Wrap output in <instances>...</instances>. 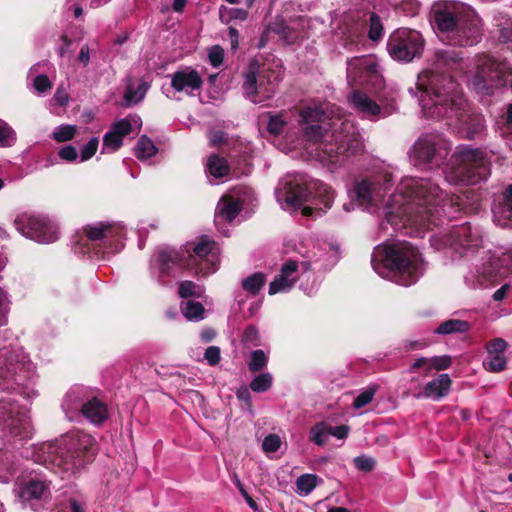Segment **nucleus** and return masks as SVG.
<instances>
[{
  "label": "nucleus",
  "instance_id": "nucleus-1",
  "mask_svg": "<svg viewBox=\"0 0 512 512\" xmlns=\"http://www.w3.org/2000/svg\"><path fill=\"white\" fill-rule=\"evenodd\" d=\"M36 371L29 355L20 346L0 347V429L12 450H0V482L8 483L20 466V459L32 460L47 469L71 478L92 462L96 454L94 438L83 431H70L53 441L24 444L34 434L29 408L16 395L33 399Z\"/></svg>",
  "mask_w": 512,
  "mask_h": 512
},
{
  "label": "nucleus",
  "instance_id": "nucleus-2",
  "mask_svg": "<svg viewBox=\"0 0 512 512\" xmlns=\"http://www.w3.org/2000/svg\"><path fill=\"white\" fill-rule=\"evenodd\" d=\"M394 176L388 168L354 179L347 193L352 202L370 212L383 209L381 229L423 238L431 226L444 223L446 195L430 178L404 177L384 203Z\"/></svg>",
  "mask_w": 512,
  "mask_h": 512
},
{
  "label": "nucleus",
  "instance_id": "nucleus-3",
  "mask_svg": "<svg viewBox=\"0 0 512 512\" xmlns=\"http://www.w3.org/2000/svg\"><path fill=\"white\" fill-rule=\"evenodd\" d=\"M461 53L454 49L435 52L431 67L420 72L408 93L416 98L424 118L443 121L462 137L475 139L485 129L484 117L470 109L455 75L463 69Z\"/></svg>",
  "mask_w": 512,
  "mask_h": 512
},
{
  "label": "nucleus",
  "instance_id": "nucleus-4",
  "mask_svg": "<svg viewBox=\"0 0 512 512\" xmlns=\"http://www.w3.org/2000/svg\"><path fill=\"white\" fill-rule=\"evenodd\" d=\"M298 124L303 140L316 145L315 157L332 172L363 148V138L355 123L335 104L302 107Z\"/></svg>",
  "mask_w": 512,
  "mask_h": 512
},
{
  "label": "nucleus",
  "instance_id": "nucleus-5",
  "mask_svg": "<svg viewBox=\"0 0 512 512\" xmlns=\"http://www.w3.org/2000/svg\"><path fill=\"white\" fill-rule=\"evenodd\" d=\"M452 143L439 132L422 134L408 152L410 163L422 170H441L451 185H477L490 175V159L484 151L458 146L453 153L456 166H448Z\"/></svg>",
  "mask_w": 512,
  "mask_h": 512
},
{
  "label": "nucleus",
  "instance_id": "nucleus-6",
  "mask_svg": "<svg viewBox=\"0 0 512 512\" xmlns=\"http://www.w3.org/2000/svg\"><path fill=\"white\" fill-rule=\"evenodd\" d=\"M220 264V249L208 236H202L195 244L179 248L159 246L150 256L148 271L151 278L161 286H169L189 271L197 277L215 273Z\"/></svg>",
  "mask_w": 512,
  "mask_h": 512
},
{
  "label": "nucleus",
  "instance_id": "nucleus-7",
  "mask_svg": "<svg viewBox=\"0 0 512 512\" xmlns=\"http://www.w3.org/2000/svg\"><path fill=\"white\" fill-rule=\"evenodd\" d=\"M430 21L438 34L451 45L471 47L478 44L483 36L481 18L470 5L460 1L435 2Z\"/></svg>",
  "mask_w": 512,
  "mask_h": 512
},
{
  "label": "nucleus",
  "instance_id": "nucleus-8",
  "mask_svg": "<svg viewBox=\"0 0 512 512\" xmlns=\"http://www.w3.org/2000/svg\"><path fill=\"white\" fill-rule=\"evenodd\" d=\"M374 271L401 286H411L425 274L427 263L419 248L408 241L382 243L371 256Z\"/></svg>",
  "mask_w": 512,
  "mask_h": 512
},
{
  "label": "nucleus",
  "instance_id": "nucleus-9",
  "mask_svg": "<svg viewBox=\"0 0 512 512\" xmlns=\"http://www.w3.org/2000/svg\"><path fill=\"white\" fill-rule=\"evenodd\" d=\"M275 197L283 210H301L303 216L317 218L332 207L335 192L319 180L308 184L302 174H287L276 186Z\"/></svg>",
  "mask_w": 512,
  "mask_h": 512
},
{
  "label": "nucleus",
  "instance_id": "nucleus-10",
  "mask_svg": "<svg viewBox=\"0 0 512 512\" xmlns=\"http://www.w3.org/2000/svg\"><path fill=\"white\" fill-rule=\"evenodd\" d=\"M127 229L121 222H95L83 227L72 242L75 254L109 260L124 248Z\"/></svg>",
  "mask_w": 512,
  "mask_h": 512
},
{
  "label": "nucleus",
  "instance_id": "nucleus-11",
  "mask_svg": "<svg viewBox=\"0 0 512 512\" xmlns=\"http://www.w3.org/2000/svg\"><path fill=\"white\" fill-rule=\"evenodd\" d=\"M483 234L479 225L466 222L431 234L429 241L435 250L450 254L453 259L471 258L483 248Z\"/></svg>",
  "mask_w": 512,
  "mask_h": 512
},
{
  "label": "nucleus",
  "instance_id": "nucleus-12",
  "mask_svg": "<svg viewBox=\"0 0 512 512\" xmlns=\"http://www.w3.org/2000/svg\"><path fill=\"white\" fill-rule=\"evenodd\" d=\"M476 71L469 86L477 94L491 95L499 87H512V65L500 56L479 54L475 57Z\"/></svg>",
  "mask_w": 512,
  "mask_h": 512
},
{
  "label": "nucleus",
  "instance_id": "nucleus-13",
  "mask_svg": "<svg viewBox=\"0 0 512 512\" xmlns=\"http://www.w3.org/2000/svg\"><path fill=\"white\" fill-rule=\"evenodd\" d=\"M243 78L242 89L245 98L254 104L266 105V102L273 98L282 79V70L278 65L271 68L264 64L261 67L257 60H253L243 73Z\"/></svg>",
  "mask_w": 512,
  "mask_h": 512
},
{
  "label": "nucleus",
  "instance_id": "nucleus-14",
  "mask_svg": "<svg viewBox=\"0 0 512 512\" xmlns=\"http://www.w3.org/2000/svg\"><path fill=\"white\" fill-rule=\"evenodd\" d=\"M512 268V251L497 257L490 251L484 252L476 263H471L464 274V283L470 289H488L499 284Z\"/></svg>",
  "mask_w": 512,
  "mask_h": 512
},
{
  "label": "nucleus",
  "instance_id": "nucleus-15",
  "mask_svg": "<svg viewBox=\"0 0 512 512\" xmlns=\"http://www.w3.org/2000/svg\"><path fill=\"white\" fill-rule=\"evenodd\" d=\"M14 491L21 505L34 512L46 509L52 498L51 481L42 475H35L17 482Z\"/></svg>",
  "mask_w": 512,
  "mask_h": 512
},
{
  "label": "nucleus",
  "instance_id": "nucleus-16",
  "mask_svg": "<svg viewBox=\"0 0 512 512\" xmlns=\"http://www.w3.org/2000/svg\"><path fill=\"white\" fill-rule=\"evenodd\" d=\"M16 230L23 236L41 243H53L59 238L56 222L41 214L21 213L14 220Z\"/></svg>",
  "mask_w": 512,
  "mask_h": 512
},
{
  "label": "nucleus",
  "instance_id": "nucleus-17",
  "mask_svg": "<svg viewBox=\"0 0 512 512\" xmlns=\"http://www.w3.org/2000/svg\"><path fill=\"white\" fill-rule=\"evenodd\" d=\"M425 41L420 32L400 28L394 31L387 42V50L392 59L398 62H411L421 56Z\"/></svg>",
  "mask_w": 512,
  "mask_h": 512
},
{
  "label": "nucleus",
  "instance_id": "nucleus-18",
  "mask_svg": "<svg viewBox=\"0 0 512 512\" xmlns=\"http://www.w3.org/2000/svg\"><path fill=\"white\" fill-rule=\"evenodd\" d=\"M340 252L337 245L323 242L317 243L312 249L301 255L298 263L302 275L310 279L311 274L323 273L331 270L339 261Z\"/></svg>",
  "mask_w": 512,
  "mask_h": 512
},
{
  "label": "nucleus",
  "instance_id": "nucleus-19",
  "mask_svg": "<svg viewBox=\"0 0 512 512\" xmlns=\"http://www.w3.org/2000/svg\"><path fill=\"white\" fill-rule=\"evenodd\" d=\"M255 200L254 191L246 186L233 188L224 195L216 207L215 222L231 223L247 205H252Z\"/></svg>",
  "mask_w": 512,
  "mask_h": 512
},
{
  "label": "nucleus",
  "instance_id": "nucleus-20",
  "mask_svg": "<svg viewBox=\"0 0 512 512\" xmlns=\"http://www.w3.org/2000/svg\"><path fill=\"white\" fill-rule=\"evenodd\" d=\"M372 0H347V8L334 11L332 18L341 16V29L353 39H359L363 35L366 17Z\"/></svg>",
  "mask_w": 512,
  "mask_h": 512
},
{
  "label": "nucleus",
  "instance_id": "nucleus-21",
  "mask_svg": "<svg viewBox=\"0 0 512 512\" xmlns=\"http://www.w3.org/2000/svg\"><path fill=\"white\" fill-rule=\"evenodd\" d=\"M305 275H302L301 267L298 260L289 259L284 262L281 266L279 274H277L274 280L269 285L268 293L275 295L278 293L289 292L295 285L296 281L300 280L299 288L308 296L316 292L315 282L311 285H305L302 279Z\"/></svg>",
  "mask_w": 512,
  "mask_h": 512
},
{
  "label": "nucleus",
  "instance_id": "nucleus-22",
  "mask_svg": "<svg viewBox=\"0 0 512 512\" xmlns=\"http://www.w3.org/2000/svg\"><path fill=\"white\" fill-rule=\"evenodd\" d=\"M380 76V67L373 55H363L347 60V80L351 86L376 83Z\"/></svg>",
  "mask_w": 512,
  "mask_h": 512
},
{
  "label": "nucleus",
  "instance_id": "nucleus-23",
  "mask_svg": "<svg viewBox=\"0 0 512 512\" xmlns=\"http://www.w3.org/2000/svg\"><path fill=\"white\" fill-rule=\"evenodd\" d=\"M92 390L81 385L72 386L63 396L61 409L65 417L71 422L83 421V409Z\"/></svg>",
  "mask_w": 512,
  "mask_h": 512
},
{
  "label": "nucleus",
  "instance_id": "nucleus-24",
  "mask_svg": "<svg viewBox=\"0 0 512 512\" xmlns=\"http://www.w3.org/2000/svg\"><path fill=\"white\" fill-rule=\"evenodd\" d=\"M331 24L334 26V29L337 30V33L341 34L343 37V46L349 50H352L354 47L358 46L360 43H362L365 39V30H363V35L359 39H353L348 33H344V31L341 29V16H338V18H332ZM369 27L368 29V37L372 41H378L383 36V24L380 19V17L371 10V6H369V13L366 17V23L364 26V29L366 27Z\"/></svg>",
  "mask_w": 512,
  "mask_h": 512
},
{
  "label": "nucleus",
  "instance_id": "nucleus-25",
  "mask_svg": "<svg viewBox=\"0 0 512 512\" xmlns=\"http://www.w3.org/2000/svg\"><path fill=\"white\" fill-rule=\"evenodd\" d=\"M348 99L352 108L358 115L371 121H377L380 118H385L396 109L394 104H390L388 107L381 108L368 95L358 90H353Z\"/></svg>",
  "mask_w": 512,
  "mask_h": 512
},
{
  "label": "nucleus",
  "instance_id": "nucleus-26",
  "mask_svg": "<svg viewBox=\"0 0 512 512\" xmlns=\"http://www.w3.org/2000/svg\"><path fill=\"white\" fill-rule=\"evenodd\" d=\"M203 80L197 70L192 67H184L177 70L171 76V86L177 92H184L187 95H193L202 87Z\"/></svg>",
  "mask_w": 512,
  "mask_h": 512
},
{
  "label": "nucleus",
  "instance_id": "nucleus-27",
  "mask_svg": "<svg viewBox=\"0 0 512 512\" xmlns=\"http://www.w3.org/2000/svg\"><path fill=\"white\" fill-rule=\"evenodd\" d=\"M452 380L447 373H442L436 378L427 382L422 392L415 394V398H427L433 401H439L446 397L451 389Z\"/></svg>",
  "mask_w": 512,
  "mask_h": 512
},
{
  "label": "nucleus",
  "instance_id": "nucleus-28",
  "mask_svg": "<svg viewBox=\"0 0 512 512\" xmlns=\"http://www.w3.org/2000/svg\"><path fill=\"white\" fill-rule=\"evenodd\" d=\"M266 275L262 272H255L241 281V289L235 293V301L238 304L239 309L246 302V298L251 296L255 297L262 290L266 283Z\"/></svg>",
  "mask_w": 512,
  "mask_h": 512
},
{
  "label": "nucleus",
  "instance_id": "nucleus-29",
  "mask_svg": "<svg viewBox=\"0 0 512 512\" xmlns=\"http://www.w3.org/2000/svg\"><path fill=\"white\" fill-rule=\"evenodd\" d=\"M502 200L492 207L493 221L502 228H512V184L505 188Z\"/></svg>",
  "mask_w": 512,
  "mask_h": 512
},
{
  "label": "nucleus",
  "instance_id": "nucleus-30",
  "mask_svg": "<svg viewBox=\"0 0 512 512\" xmlns=\"http://www.w3.org/2000/svg\"><path fill=\"white\" fill-rule=\"evenodd\" d=\"M109 417V410L105 402L97 398L93 391L83 409V420L93 425H100Z\"/></svg>",
  "mask_w": 512,
  "mask_h": 512
},
{
  "label": "nucleus",
  "instance_id": "nucleus-31",
  "mask_svg": "<svg viewBox=\"0 0 512 512\" xmlns=\"http://www.w3.org/2000/svg\"><path fill=\"white\" fill-rule=\"evenodd\" d=\"M150 87V83L144 79L134 82L131 78H128L123 94V106L132 107L140 103L145 98Z\"/></svg>",
  "mask_w": 512,
  "mask_h": 512
},
{
  "label": "nucleus",
  "instance_id": "nucleus-32",
  "mask_svg": "<svg viewBox=\"0 0 512 512\" xmlns=\"http://www.w3.org/2000/svg\"><path fill=\"white\" fill-rule=\"evenodd\" d=\"M493 27L498 32V39L501 43L510 44L512 49V18L504 12L493 13Z\"/></svg>",
  "mask_w": 512,
  "mask_h": 512
},
{
  "label": "nucleus",
  "instance_id": "nucleus-33",
  "mask_svg": "<svg viewBox=\"0 0 512 512\" xmlns=\"http://www.w3.org/2000/svg\"><path fill=\"white\" fill-rule=\"evenodd\" d=\"M205 171L208 177L221 179L229 174V166L224 158L212 154L207 160Z\"/></svg>",
  "mask_w": 512,
  "mask_h": 512
},
{
  "label": "nucleus",
  "instance_id": "nucleus-34",
  "mask_svg": "<svg viewBox=\"0 0 512 512\" xmlns=\"http://www.w3.org/2000/svg\"><path fill=\"white\" fill-rule=\"evenodd\" d=\"M141 125H142L141 118L136 114H131L125 118H122V119L114 122L111 126V129H113L122 138H124L126 135H129L134 130H140Z\"/></svg>",
  "mask_w": 512,
  "mask_h": 512
},
{
  "label": "nucleus",
  "instance_id": "nucleus-35",
  "mask_svg": "<svg viewBox=\"0 0 512 512\" xmlns=\"http://www.w3.org/2000/svg\"><path fill=\"white\" fill-rule=\"evenodd\" d=\"M470 329V324L467 321L459 319H449L442 322L435 330V334L451 335L455 333H466Z\"/></svg>",
  "mask_w": 512,
  "mask_h": 512
},
{
  "label": "nucleus",
  "instance_id": "nucleus-36",
  "mask_svg": "<svg viewBox=\"0 0 512 512\" xmlns=\"http://www.w3.org/2000/svg\"><path fill=\"white\" fill-rule=\"evenodd\" d=\"M182 315L188 321H200L204 318L205 309L199 302L193 300H183L180 304Z\"/></svg>",
  "mask_w": 512,
  "mask_h": 512
},
{
  "label": "nucleus",
  "instance_id": "nucleus-37",
  "mask_svg": "<svg viewBox=\"0 0 512 512\" xmlns=\"http://www.w3.org/2000/svg\"><path fill=\"white\" fill-rule=\"evenodd\" d=\"M268 122L266 126L267 132L272 136H279L283 133L286 128L288 122L286 113L284 112H268Z\"/></svg>",
  "mask_w": 512,
  "mask_h": 512
},
{
  "label": "nucleus",
  "instance_id": "nucleus-38",
  "mask_svg": "<svg viewBox=\"0 0 512 512\" xmlns=\"http://www.w3.org/2000/svg\"><path fill=\"white\" fill-rule=\"evenodd\" d=\"M158 148L146 135H142L134 148V154L139 160H147L156 155Z\"/></svg>",
  "mask_w": 512,
  "mask_h": 512
},
{
  "label": "nucleus",
  "instance_id": "nucleus-39",
  "mask_svg": "<svg viewBox=\"0 0 512 512\" xmlns=\"http://www.w3.org/2000/svg\"><path fill=\"white\" fill-rule=\"evenodd\" d=\"M268 362L269 351L256 349L251 351L247 365L250 372L257 373L262 372L267 367Z\"/></svg>",
  "mask_w": 512,
  "mask_h": 512
},
{
  "label": "nucleus",
  "instance_id": "nucleus-40",
  "mask_svg": "<svg viewBox=\"0 0 512 512\" xmlns=\"http://www.w3.org/2000/svg\"><path fill=\"white\" fill-rule=\"evenodd\" d=\"M319 477L316 474L305 473L296 479V491L301 496H307L316 488Z\"/></svg>",
  "mask_w": 512,
  "mask_h": 512
},
{
  "label": "nucleus",
  "instance_id": "nucleus-41",
  "mask_svg": "<svg viewBox=\"0 0 512 512\" xmlns=\"http://www.w3.org/2000/svg\"><path fill=\"white\" fill-rule=\"evenodd\" d=\"M273 376L270 372H260L250 382L249 387L253 392L264 393L271 389Z\"/></svg>",
  "mask_w": 512,
  "mask_h": 512
},
{
  "label": "nucleus",
  "instance_id": "nucleus-42",
  "mask_svg": "<svg viewBox=\"0 0 512 512\" xmlns=\"http://www.w3.org/2000/svg\"><path fill=\"white\" fill-rule=\"evenodd\" d=\"M204 287L194 283L193 281L185 280L178 285V294L181 298L187 299L190 297L202 298L204 296Z\"/></svg>",
  "mask_w": 512,
  "mask_h": 512
},
{
  "label": "nucleus",
  "instance_id": "nucleus-43",
  "mask_svg": "<svg viewBox=\"0 0 512 512\" xmlns=\"http://www.w3.org/2000/svg\"><path fill=\"white\" fill-rule=\"evenodd\" d=\"M309 439L317 446L325 445L329 440L327 422L321 421L314 424L309 430Z\"/></svg>",
  "mask_w": 512,
  "mask_h": 512
},
{
  "label": "nucleus",
  "instance_id": "nucleus-44",
  "mask_svg": "<svg viewBox=\"0 0 512 512\" xmlns=\"http://www.w3.org/2000/svg\"><path fill=\"white\" fill-rule=\"evenodd\" d=\"M56 512H87V503L82 496H71L62 502Z\"/></svg>",
  "mask_w": 512,
  "mask_h": 512
},
{
  "label": "nucleus",
  "instance_id": "nucleus-45",
  "mask_svg": "<svg viewBox=\"0 0 512 512\" xmlns=\"http://www.w3.org/2000/svg\"><path fill=\"white\" fill-rule=\"evenodd\" d=\"M273 32L278 34L286 44H293L297 39V34L284 21V19H276L272 26Z\"/></svg>",
  "mask_w": 512,
  "mask_h": 512
},
{
  "label": "nucleus",
  "instance_id": "nucleus-46",
  "mask_svg": "<svg viewBox=\"0 0 512 512\" xmlns=\"http://www.w3.org/2000/svg\"><path fill=\"white\" fill-rule=\"evenodd\" d=\"M507 364L504 355L487 353V357L483 361L484 368L489 372H501Z\"/></svg>",
  "mask_w": 512,
  "mask_h": 512
},
{
  "label": "nucleus",
  "instance_id": "nucleus-47",
  "mask_svg": "<svg viewBox=\"0 0 512 512\" xmlns=\"http://www.w3.org/2000/svg\"><path fill=\"white\" fill-rule=\"evenodd\" d=\"M241 343L246 347H257L261 344V337L255 325H248L241 336Z\"/></svg>",
  "mask_w": 512,
  "mask_h": 512
},
{
  "label": "nucleus",
  "instance_id": "nucleus-48",
  "mask_svg": "<svg viewBox=\"0 0 512 512\" xmlns=\"http://www.w3.org/2000/svg\"><path fill=\"white\" fill-rule=\"evenodd\" d=\"M98 51V44L95 42L93 44L85 43L81 46L80 51L77 56V61L83 66L88 67L91 60L95 58Z\"/></svg>",
  "mask_w": 512,
  "mask_h": 512
},
{
  "label": "nucleus",
  "instance_id": "nucleus-49",
  "mask_svg": "<svg viewBox=\"0 0 512 512\" xmlns=\"http://www.w3.org/2000/svg\"><path fill=\"white\" fill-rule=\"evenodd\" d=\"M76 134L75 125H59L53 131V139L57 142H65L74 138Z\"/></svg>",
  "mask_w": 512,
  "mask_h": 512
},
{
  "label": "nucleus",
  "instance_id": "nucleus-50",
  "mask_svg": "<svg viewBox=\"0 0 512 512\" xmlns=\"http://www.w3.org/2000/svg\"><path fill=\"white\" fill-rule=\"evenodd\" d=\"M421 10V3L419 0H402L398 6L399 13L408 16L415 17Z\"/></svg>",
  "mask_w": 512,
  "mask_h": 512
},
{
  "label": "nucleus",
  "instance_id": "nucleus-51",
  "mask_svg": "<svg viewBox=\"0 0 512 512\" xmlns=\"http://www.w3.org/2000/svg\"><path fill=\"white\" fill-rule=\"evenodd\" d=\"M123 143V138L115 132L113 129H110L103 136V146L104 149H108L110 151H116L121 147Z\"/></svg>",
  "mask_w": 512,
  "mask_h": 512
},
{
  "label": "nucleus",
  "instance_id": "nucleus-52",
  "mask_svg": "<svg viewBox=\"0 0 512 512\" xmlns=\"http://www.w3.org/2000/svg\"><path fill=\"white\" fill-rule=\"evenodd\" d=\"M15 140L16 137L13 129L6 122L0 120V146H12Z\"/></svg>",
  "mask_w": 512,
  "mask_h": 512
},
{
  "label": "nucleus",
  "instance_id": "nucleus-53",
  "mask_svg": "<svg viewBox=\"0 0 512 512\" xmlns=\"http://www.w3.org/2000/svg\"><path fill=\"white\" fill-rule=\"evenodd\" d=\"M224 49L220 45H214L208 49V62L214 68H219L224 61Z\"/></svg>",
  "mask_w": 512,
  "mask_h": 512
},
{
  "label": "nucleus",
  "instance_id": "nucleus-54",
  "mask_svg": "<svg viewBox=\"0 0 512 512\" xmlns=\"http://www.w3.org/2000/svg\"><path fill=\"white\" fill-rule=\"evenodd\" d=\"M375 395V389L374 388H367L363 390L361 393H359L354 401H353V407L355 409H360L367 404H369Z\"/></svg>",
  "mask_w": 512,
  "mask_h": 512
},
{
  "label": "nucleus",
  "instance_id": "nucleus-55",
  "mask_svg": "<svg viewBox=\"0 0 512 512\" xmlns=\"http://www.w3.org/2000/svg\"><path fill=\"white\" fill-rule=\"evenodd\" d=\"M281 444V438L277 434H269L264 438L262 448L265 452L274 453L280 449Z\"/></svg>",
  "mask_w": 512,
  "mask_h": 512
},
{
  "label": "nucleus",
  "instance_id": "nucleus-56",
  "mask_svg": "<svg viewBox=\"0 0 512 512\" xmlns=\"http://www.w3.org/2000/svg\"><path fill=\"white\" fill-rule=\"evenodd\" d=\"M99 140L96 137L91 138L87 144L83 146L80 153V161L84 162L92 158L98 148Z\"/></svg>",
  "mask_w": 512,
  "mask_h": 512
},
{
  "label": "nucleus",
  "instance_id": "nucleus-57",
  "mask_svg": "<svg viewBox=\"0 0 512 512\" xmlns=\"http://www.w3.org/2000/svg\"><path fill=\"white\" fill-rule=\"evenodd\" d=\"M158 227V224L156 221H152L150 223H146L145 221H140L137 225V233H138V236H139V242H138V246L140 249H143L144 245H145V237L147 236L148 234V228H151V229H156Z\"/></svg>",
  "mask_w": 512,
  "mask_h": 512
},
{
  "label": "nucleus",
  "instance_id": "nucleus-58",
  "mask_svg": "<svg viewBox=\"0 0 512 512\" xmlns=\"http://www.w3.org/2000/svg\"><path fill=\"white\" fill-rule=\"evenodd\" d=\"M327 431H328V437H335L339 440H344L348 437L350 428L347 425H338L333 426L329 422H327Z\"/></svg>",
  "mask_w": 512,
  "mask_h": 512
},
{
  "label": "nucleus",
  "instance_id": "nucleus-59",
  "mask_svg": "<svg viewBox=\"0 0 512 512\" xmlns=\"http://www.w3.org/2000/svg\"><path fill=\"white\" fill-rule=\"evenodd\" d=\"M429 363L432 370H444L450 367L451 357L447 355L435 356L429 358Z\"/></svg>",
  "mask_w": 512,
  "mask_h": 512
},
{
  "label": "nucleus",
  "instance_id": "nucleus-60",
  "mask_svg": "<svg viewBox=\"0 0 512 512\" xmlns=\"http://www.w3.org/2000/svg\"><path fill=\"white\" fill-rule=\"evenodd\" d=\"M204 359L210 366L217 365L221 360V351L218 346H209L204 353Z\"/></svg>",
  "mask_w": 512,
  "mask_h": 512
},
{
  "label": "nucleus",
  "instance_id": "nucleus-61",
  "mask_svg": "<svg viewBox=\"0 0 512 512\" xmlns=\"http://www.w3.org/2000/svg\"><path fill=\"white\" fill-rule=\"evenodd\" d=\"M354 464L361 471H371L375 466V460L372 457L361 455L354 459Z\"/></svg>",
  "mask_w": 512,
  "mask_h": 512
},
{
  "label": "nucleus",
  "instance_id": "nucleus-62",
  "mask_svg": "<svg viewBox=\"0 0 512 512\" xmlns=\"http://www.w3.org/2000/svg\"><path fill=\"white\" fill-rule=\"evenodd\" d=\"M33 87L39 93H44L52 88V83L46 75L39 74L35 77L33 81Z\"/></svg>",
  "mask_w": 512,
  "mask_h": 512
},
{
  "label": "nucleus",
  "instance_id": "nucleus-63",
  "mask_svg": "<svg viewBox=\"0 0 512 512\" xmlns=\"http://www.w3.org/2000/svg\"><path fill=\"white\" fill-rule=\"evenodd\" d=\"M507 343L501 338H496L487 344V353L504 355Z\"/></svg>",
  "mask_w": 512,
  "mask_h": 512
},
{
  "label": "nucleus",
  "instance_id": "nucleus-64",
  "mask_svg": "<svg viewBox=\"0 0 512 512\" xmlns=\"http://www.w3.org/2000/svg\"><path fill=\"white\" fill-rule=\"evenodd\" d=\"M59 157L67 162H73L78 157L77 149L72 145L62 147L58 152Z\"/></svg>",
  "mask_w": 512,
  "mask_h": 512
}]
</instances>
